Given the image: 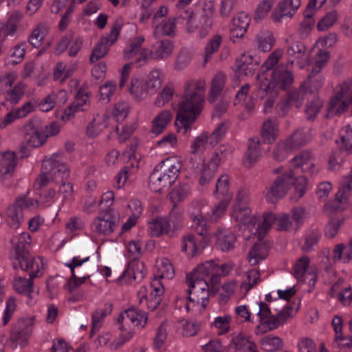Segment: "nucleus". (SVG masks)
<instances>
[{"mask_svg":"<svg viewBox=\"0 0 352 352\" xmlns=\"http://www.w3.org/2000/svg\"><path fill=\"white\" fill-rule=\"evenodd\" d=\"M329 60V53L327 50H320L315 56V61L312 65L311 74H318L321 69Z\"/></svg>","mask_w":352,"mask_h":352,"instance_id":"obj_60","label":"nucleus"},{"mask_svg":"<svg viewBox=\"0 0 352 352\" xmlns=\"http://www.w3.org/2000/svg\"><path fill=\"white\" fill-rule=\"evenodd\" d=\"M300 6V0H283L278 6L276 13L274 14L275 20H280L283 16H293Z\"/></svg>","mask_w":352,"mask_h":352,"instance_id":"obj_28","label":"nucleus"},{"mask_svg":"<svg viewBox=\"0 0 352 352\" xmlns=\"http://www.w3.org/2000/svg\"><path fill=\"white\" fill-rule=\"evenodd\" d=\"M293 316V308L289 306L282 311L278 314L271 317V319L268 321V330H274L277 329L279 326L283 325L286 320Z\"/></svg>","mask_w":352,"mask_h":352,"instance_id":"obj_42","label":"nucleus"},{"mask_svg":"<svg viewBox=\"0 0 352 352\" xmlns=\"http://www.w3.org/2000/svg\"><path fill=\"white\" fill-rule=\"evenodd\" d=\"M344 245L343 243L337 244L334 246L331 253L330 249L325 248L322 253L327 255V258L329 264L336 263V262L343 260Z\"/></svg>","mask_w":352,"mask_h":352,"instance_id":"obj_61","label":"nucleus"},{"mask_svg":"<svg viewBox=\"0 0 352 352\" xmlns=\"http://www.w3.org/2000/svg\"><path fill=\"white\" fill-rule=\"evenodd\" d=\"M206 87V82L203 80H190L186 82L175 119V125L178 128L183 127L186 131L195 122L203 107Z\"/></svg>","mask_w":352,"mask_h":352,"instance_id":"obj_1","label":"nucleus"},{"mask_svg":"<svg viewBox=\"0 0 352 352\" xmlns=\"http://www.w3.org/2000/svg\"><path fill=\"white\" fill-rule=\"evenodd\" d=\"M172 184L168 179V177L163 175L155 168L150 176L149 187L154 192H161V191L170 186Z\"/></svg>","mask_w":352,"mask_h":352,"instance_id":"obj_35","label":"nucleus"},{"mask_svg":"<svg viewBox=\"0 0 352 352\" xmlns=\"http://www.w3.org/2000/svg\"><path fill=\"white\" fill-rule=\"evenodd\" d=\"M127 91L138 100L144 99L147 95L148 91L145 86V83L143 82L142 80L132 77L129 84L126 87Z\"/></svg>","mask_w":352,"mask_h":352,"instance_id":"obj_33","label":"nucleus"},{"mask_svg":"<svg viewBox=\"0 0 352 352\" xmlns=\"http://www.w3.org/2000/svg\"><path fill=\"white\" fill-rule=\"evenodd\" d=\"M52 170L51 164L48 162H43L41 174L36 178L34 186L36 188L41 189L52 181L50 176V171Z\"/></svg>","mask_w":352,"mask_h":352,"instance_id":"obj_57","label":"nucleus"},{"mask_svg":"<svg viewBox=\"0 0 352 352\" xmlns=\"http://www.w3.org/2000/svg\"><path fill=\"white\" fill-rule=\"evenodd\" d=\"M270 250L269 243L259 241L254 244L249 250L248 260L251 265H256L268 256Z\"/></svg>","mask_w":352,"mask_h":352,"instance_id":"obj_21","label":"nucleus"},{"mask_svg":"<svg viewBox=\"0 0 352 352\" xmlns=\"http://www.w3.org/2000/svg\"><path fill=\"white\" fill-rule=\"evenodd\" d=\"M201 324L195 320H186L182 324V333L184 337L196 336L201 330Z\"/></svg>","mask_w":352,"mask_h":352,"instance_id":"obj_63","label":"nucleus"},{"mask_svg":"<svg viewBox=\"0 0 352 352\" xmlns=\"http://www.w3.org/2000/svg\"><path fill=\"white\" fill-rule=\"evenodd\" d=\"M175 45L173 41L168 39L158 41L153 46L155 60H162L169 58L173 53Z\"/></svg>","mask_w":352,"mask_h":352,"instance_id":"obj_25","label":"nucleus"},{"mask_svg":"<svg viewBox=\"0 0 352 352\" xmlns=\"http://www.w3.org/2000/svg\"><path fill=\"white\" fill-rule=\"evenodd\" d=\"M162 78L161 73L157 69L152 70L148 76L145 86L150 95L154 94L161 87Z\"/></svg>","mask_w":352,"mask_h":352,"instance_id":"obj_49","label":"nucleus"},{"mask_svg":"<svg viewBox=\"0 0 352 352\" xmlns=\"http://www.w3.org/2000/svg\"><path fill=\"white\" fill-rule=\"evenodd\" d=\"M173 119V114L169 110H163L152 121L151 132L158 135L164 131Z\"/></svg>","mask_w":352,"mask_h":352,"instance_id":"obj_29","label":"nucleus"},{"mask_svg":"<svg viewBox=\"0 0 352 352\" xmlns=\"http://www.w3.org/2000/svg\"><path fill=\"white\" fill-rule=\"evenodd\" d=\"M34 326V318H20L12 328L8 339V344L12 349L18 346L24 347L31 337Z\"/></svg>","mask_w":352,"mask_h":352,"instance_id":"obj_7","label":"nucleus"},{"mask_svg":"<svg viewBox=\"0 0 352 352\" xmlns=\"http://www.w3.org/2000/svg\"><path fill=\"white\" fill-rule=\"evenodd\" d=\"M89 95L88 92L80 89L76 94L75 100L65 109L61 116V120L64 122L69 121L75 116L77 112L84 111L85 109L83 107L86 105L89 101Z\"/></svg>","mask_w":352,"mask_h":352,"instance_id":"obj_16","label":"nucleus"},{"mask_svg":"<svg viewBox=\"0 0 352 352\" xmlns=\"http://www.w3.org/2000/svg\"><path fill=\"white\" fill-rule=\"evenodd\" d=\"M148 320V316L142 310L134 307L129 308L122 311L119 315L117 322L119 324V329L122 331L131 329V326L143 328Z\"/></svg>","mask_w":352,"mask_h":352,"instance_id":"obj_11","label":"nucleus"},{"mask_svg":"<svg viewBox=\"0 0 352 352\" xmlns=\"http://www.w3.org/2000/svg\"><path fill=\"white\" fill-rule=\"evenodd\" d=\"M59 98L62 103H65L67 100V93L65 91L60 90L58 94L54 93L47 96L38 104L40 109L42 111L47 112L52 110L56 102Z\"/></svg>","mask_w":352,"mask_h":352,"instance_id":"obj_40","label":"nucleus"},{"mask_svg":"<svg viewBox=\"0 0 352 352\" xmlns=\"http://www.w3.org/2000/svg\"><path fill=\"white\" fill-rule=\"evenodd\" d=\"M252 56L248 54H243L236 60V67L241 74L252 76L254 72V65L251 63Z\"/></svg>","mask_w":352,"mask_h":352,"instance_id":"obj_52","label":"nucleus"},{"mask_svg":"<svg viewBox=\"0 0 352 352\" xmlns=\"http://www.w3.org/2000/svg\"><path fill=\"white\" fill-rule=\"evenodd\" d=\"M232 343L234 345L236 349L241 352H250V350L254 346V342L251 338L243 333L234 336L232 340Z\"/></svg>","mask_w":352,"mask_h":352,"instance_id":"obj_54","label":"nucleus"},{"mask_svg":"<svg viewBox=\"0 0 352 352\" xmlns=\"http://www.w3.org/2000/svg\"><path fill=\"white\" fill-rule=\"evenodd\" d=\"M50 26L46 22H41L35 28L31 35L29 36L28 41L34 47H38L44 41L49 32Z\"/></svg>","mask_w":352,"mask_h":352,"instance_id":"obj_34","label":"nucleus"},{"mask_svg":"<svg viewBox=\"0 0 352 352\" xmlns=\"http://www.w3.org/2000/svg\"><path fill=\"white\" fill-rule=\"evenodd\" d=\"M112 311V305L110 303L105 304L103 308L96 309L92 314V327L91 330V336L95 331H97L102 327V322L104 318Z\"/></svg>","mask_w":352,"mask_h":352,"instance_id":"obj_39","label":"nucleus"},{"mask_svg":"<svg viewBox=\"0 0 352 352\" xmlns=\"http://www.w3.org/2000/svg\"><path fill=\"white\" fill-rule=\"evenodd\" d=\"M24 131L26 133L27 143L31 147L41 146L47 139L43 131L34 129L32 122H30L24 126Z\"/></svg>","mask_w":352,"mask_h":352,"instance_id":"obj_23","label":"nucleus"},{"mask_svg":"<svg viewBox=\"0 0 352 352\" xmlns=\"http://www.w3.org/2000/svg\"><path fill=\"white\" fill-rule=\"evenodd\" d=\"M122 27V22L120 19L114 21L111 32L106 36H102L100 41L92 50L90 61L94 63L106 56L109 46L112 45L118 39Z\"/></svg>","mask_w":352,"mask_h":352,"instance_id":"obj_10","label":"nucleus"},{"mask_svg":"<svg viewBox=\"0 0 352 352\" xmlns=\"http://www.w3.org/2000/svg\"><path fill=\"white\" fill-rule=\"evenodd\" d=\"M12 248L15 252L16 259L19 261L22 270L32 268L39 271L43 268V259L41 257H32L28 252L31 243V236L28 232H22L15 235L11 239Z\"/></svg>","mask_w":352,"mask_h":352,"instance_id":"obj_5","label":"nucleus"},{"mask_svg":"<svg viewBox=\"0 0 352 352\" xmlns=\"http://www.w3.org/2000/svg\"><path fill=\"white\" fill-rule=\"evenodd\" d=\"M89 260V256L84 255L82 257L76 256L73 257L71 262L65 264L71 270L72 276L76 278V276L80 277L89 278L91 268L87 265H83Z\"/></svg>","mask_w":352,"mask_h":352,"instance_id":"obj_18","label":"nucleus"},{"mask_svg":"<svg viewBox=\"0 0 352 352\" xmlns=\"http://www.w3.org/2000/svg\"><path fill=\"white\" fill-rule=\"evenodd\" d=\"M144 40L143 36H140L131 41L129 45L124 50V58L125 60H130L138 55Z\"/></svg>","mask_w":352,"mask_h":352,"instance_id":"obj_56","label":"nucleus"},{"mask_svg":"<svg viewBox=\"0 0 352 352\" xmlns=\"http://www.w3.org/2000/svg\"><path fill=\"white\" fill-rule=\"evenodd\" d=\"M275 39L269 31L259 32L255 38V45L257 49L263 52H269L274 45Z\"/></svg>","mask_w":352,"mask_h":352,"instance_id":"obj_38","label":"nucleus"},{"mask_svg":"<svg viewBox=\"0 0 352 352\" xmlns=\"http://www.w3.org/2000/svg\"><path fill=\"white\" fill-rule=\"evenodd\" d=\"M221 43L222 37L219 34L213 36L208 41L204 50V65H205L212 58V54L218 51Z\"/></svg>","mask_w":352,"mask_h":352,"instance_id":"obj_50","label":"nucleus"},{"mask_svg":"<svg viewBox=\"0 0 352 352\" xmlns=\"http://www.w3.org/2000/svg\"><path fill=\"white\" fill-rule=\"evenodd\" d=\"M294 149L285 140L280 141L274 148L272 151L273 158L279 162L285 160Z\"/></svg>","mask_w":352,"mask_h":352,"instance_id":"obj_48","label":"nucleus"},{"mask_svg":"<svg viewBox=\"0 0 352 352\" xmlns=\"http://www.w3.org/2000/svg\"><path fill=\"white\" fill-rule=\"evenodd\" d=\"M26 85L24 82H18L12 89L8 90L6 100L12 104H17L25 94Z\"/></svg>","mask_w":352,"mask_h":352,"instance_id":"obj_53","label":"nucleus"},{"mask_svg":"<svg viewBox=\"0 0 352 352\" xmlns=\"http://www.w3.org/2000/svg\"><path fill=\"white\" fill-rule=\"evenodd\" d=\"M181 167L180 160L177 157H170L162 161L155 168L168 177L170 182L173 184L177 179Z\"/></svg>","mask_w":352,"mask_h":352,"instance_id":"obj_15","label":"nucleus"},{"mask_svg":"<svg viewBox=\"0 0 352 352\" xmlns=\"http://www.w3.org/2000/svg\"><path fill=\"white\" fill-rule=\"evenodd\" d=\"M322 106V101L317 96L316 93L309 101L305 108L307 119L314 120Z\"/></svg>","mask_w":352,"mask_h":352,"instance_id":"obj_58","label":"nucleus"},{"mask_svg":"<svg viewBox=\"0 0 352 352\" xmlns=\"http://www.w3.org/2000/svg\"><path fill=\"white\" fill-rule=\"evenodd\" d=\"M232 217L244 226L254 224L256 222L255 218L251 215L250 209L247 206H234Z\"/></svg>","mask_w":352,"mask_h":352,"instance_id":"obj_37","label":"nucleus"},{"mask_svg":"<svg viewBox=\"0 0 352 352\" xmlns=\"http://www.w3.org/2000/svg\"><path fill=\"white\" fill-rule=\"evenodd\" d=\"M260 280V273L257 270H252L246 272L244 279L241 285V288L245 293L254 287Z\"/></svg>","mask_w":352,"mask_h":352,"instance_id":"obj_59","label":"nucleus"},{"mask_svg":"<svg viewBox=\"0 0 352 352\" xmlns=\"http://www.w3.org/2000/svg\"><path fill=\"white\" fill-rule=\"evenodd\" d=\"M228 127L226 122H221L217 125L216 129L210 133L204 132L203 134L207 138V142L210 147L217 145L223 137L226 135Z\"/></svg>","mask_w":352,"mask_h":352,"instance_id":"obj_47","label":"nucleus"},{"mask_svg":"<svg viewBox=\"0 0 352 352\" xmlns=\"http://www.w3.org/2000/svg\"><path fill=\"white\" fill-rule=\"evenodd\" d=\"M170 226L167 220L157 218L149 223L148 230L153 236H160L169 232Z\"/></svg>","mask_w":352,"mask_h":352,"instance_id":"obj_43","label":"nucleus"},{"mask_svg":"<svg viewBox=\"0 0 352 352\" xmlns=\"http://www.w3.org/2000/svg\"><path fill=\"white\" fill-rule=\"evenodd\" d=\"M352 104V80L343 81L336 87L335 94L329 102V109L336 113L341 114L346 111Z\"/></svg>","mask_w":352,"mask_h":352,"instance_id":"obj_8","label":"nucleus"},{"mask_svg":"<svg viewBox=\"0 0 352 352\" xmlns=\"http://www.w3.org/2000/svg\"><path fill=\"white\" fill-rule=\"evenodd\" d=\"M212 266L210 263H202L186 276L188 300L192 303L200 304L203 308L206 307L210 296L209 285L204 280V274L211 272Z\"/></svg>","mask_w":352,"mask_h":352,"instance_id":"obj_3","label":"nucleus"},{"mask_svg":"<svg viewBox=\"0 0 352 352\" xmlns=\"http://www.w3.org/2000/svg\"><path fill=\"white\" fill-rule=\"evenodd\" d=\"M226 83V76L221 72H217L211 80L208 100L213 103L221 96Z\"/></svg>","mask_w":352,"mask_h":352,"instance_id":"obj_26","label":"nucleus"},{"mask_svg":"<svg viewBox=\"0 0 352 352\" xmlns=\"http://www.w3.org/2000/svg\"><path fill=\"white\" fill-rule=\"evenodd\" d=\"M31 207L34 208V201L27 195L16 199L14 203L10 205L6 210L7 221L13 228H18L23 219V210Z\"/></svg>","mask_w":352,"mask_h":352,"instance_id":"obj_12","label":"nucleus"},{"mask_svg":"<svg viewBox=\"0 0 352 352\" xmlns=\"http://www.w3.org/2000/svg\"><path fill=\"white\" fill-rule=\"evenodd\" d=\"M146 274V269L143 262L140 261H133L129 265L123 275L132 277L134 280H142Z\"/></svg>","mask_w":352,"mask_h":352,"instance_id":"obj_41","label":"nucleus"},{"mask_svg":"<svg viewBox=\"0 0 352 352\" xmlns=\"http://www.w3.org/2000/svg\"><path fill=\"white\" fill-rule=\"evenodd\" d=\"M294 62V60H291L286 65H278L273 71L271 81L265 78L260 83L258 89L267 94L272 92L274 89H285L289 87L294 81L292 74Z\"/></svg>","mask_w":352,"mask_h":352,"instance_id":"obj_6","label":"nucleus"},{"mask_svg":"<svg viewBox=\"0 0 352 352\" xmlns=\"http://www.w3.org/2000/svg\"><path fill=\"white\" fill-rule=\"evenodd\" d=\"M151 288L152 289L149 296L144 294L146 290L144 287L139 292L140 305L142 307H146L148 310L154 311L162 302L163 286L158 279L154 278L151 283Z\"/></svg>","mask_w":352,"mask_h":352,"instance_id":"obj_13","label":"nucleus"},{"mask_svg":"<svg viewBox=\"0 0 352 352\" xmlns=\"http://www.w3.org/2000/svg\"><path fill=\"white\" fill-rule=\"evenodd\" d=\"M176 23L179 24L175 20V18L173 19H168L164 21L161 27L156 25L153 31V36L157 38L162 33V34L164 36H174L175 34Z\"/></svg>","mask_w":352,"mask_h":352,"instance_id":"obj_46","label":"nucleus"},{"mask_svg":"<svg viewBox=\"0 0 352 352\" xmlns=\"http://www.w3.org/2000/svg\"><path fill=\"white\" fill-rule=\"evenodd\" d=\"M313 162V155L309 151H304L295 156L291 160V165L294 168L301 167L303 172L309 170V164Z\"/></svg>","mask_w":352,"mask_h":352,"instance_id":"obj_45","label":"nucleus"},{"mask_svg":"<svg viewBox=\"0 0 352 352\" xmlns=\"http://www.w3.org/2000/svg\"><path fill=\"white\" fill-rule=\"evenodd\" d=\"M34 111V106L31 102H25L21 108L8 113L0 123V128L4 129L12 124L17 118L25 117L28 113Z\"/></svg>","mask_w":352,"mask_h":352,"instance_id":"obj_24","label":"nucleus"},{"mask_svg":"<svg viewBox=\"0 0 352 352\" xmlns=\"http://www.w3.org/2000/svg\"><path fill=\"white\" fill-rule=\"evenodd\" d=\"M23 270L29 272V278H25L21 276L16 278L13 283V287L17 293L28 296L31 298L33 278L38 276L41 270L39 271H35L32 268H29Z\"/></svg>","mask_w":352,"mask_h":352,"instance_id":"obj_19","label":"nucleus"},{"mask_svg":"<svg viewBox=\"0 0 352 352\" xmlns=\"http://www.w3.org/2000/svg\"><path fill=\"white\" fill-rule=\"evenodd\" d=\"M352 191V177L347 175L343 178L338 192L336 195V199L339 203L346 201Z\"/></svg>","mask_w":352,"mask_h":352,"instance_id":"obj_51","label":"nucleus"},{"mask_svg":"<svg viewBox=\"0 0 352 352\" xmlns=\"http://www.w3.org/2000/svg\"><path fill=\"white\" fill-rule=\"evenodd\" d=\"M214 4L209 0L204 3L201 10L194 13L192 10H181L175 16V20L179 24H185L186 30L188 34L197 32L199 37L205 38L212 29Z\"/></svg>","mask_w":352,"mask_h":352,"instance_id":"obj_2","label":"nucleus"},{"mask_svg":"<svg viewBox=\"0 0 352 352\" xmlns=\"http://www.w3.org/2000/svg\"><path fill=\"white\" fill-rule=\"evenodd\" d=\"M307 179L305 177L300 176L298 178L295 177L293 170H289L284 173L278 175L269 186L267 187L265 197L269 201H274L275 200L283 198L286 195L292 186L296 183V192L298 197H302L305 192Z\"/></svg>","mask_w":352,"mask_h":352,"instance_id":"obj_4","label":"nucleus"},{"mask_svg":"<svg viewBox=\"0 0 352 352\" xmlns=\"http://www.w3.org/2000/svg\"><path fill=\"white\" fill-rule=\"evenodd\" d=\"M310 139L309 129L300 128L296 129L286 140L294 150H296L307 144Z\"/></svg>","mask_w":352,"mask_h":352,"instance_id":"obj_27","label":"nucleus"},{"mask_svg":"<svg viewBox=\"0 0 352 352\" xmlns=\"http://www.w3.org/2000/svg\"><path fill=\"white\" fill-rule=\"evenodd\" d=\"M192 58V54L189 50L186 48L181 49L174 63L175 69L177 71L184 69L189 65Z\"/></svg>","mask_w":352,"mask_h":352,"instance_id":"obj_55","label":"nucleus"},{"mask_svg":"<svg viewBox=\"0 0 352 352\" xmlns=\"http://www.w3.org/2000/svg\"><path fill=\"white\" fill-rule=\"evenodd\" d=\"M261 155V141L258 138H250L248 147L243 159L245 168H251L259 160Z\"/></svg>","mask_w":352,"mask_h":352,"instance_id":"obj_20","label":"nucleus"},{"mask_svg":"<svg viewBox=\"0 0 352 352\" xmlns=\"http://www.w3.org/2000/svg\"><path fill=\"white\" fill-rule=\"evenodd\" d=\"M16 166V157L14 153L6 152L0 156V173L4 179L12 175Z\"/></svg>","mask_w":352,"mask_h":352,"instance_id":"obj_30","label":"nucleus"},{"mask_svg":"<svg viewBox=\"0 0 352 352\" xmlns=\"http://www.w3.org/2000/svg\"><path fill=\"white\" fill-rule=\"evenodd\" d=\"M260 343L261 349L267 352L279 351L283 347L282 339L277 336H265L261 340Z\"/></svg>","mask_w":352,"mask_h":352,"instance_id":"obj_44","label":"nucleus"},{"mask_svg":"<svg viewBox=\"0 0 352 352\" xmlns=\"http://www.w3.org/2000/svg\"><path fill=\"white\" fill-rule=\"evenodd\" d=\"M216 236V245L222 251L227 252L234 249L236 236L232 232L227 230H219Z\"/></svg>","mask_w":352,"mask_h":352,"instance_id":"obj_32","label":"nucleus"},{"mask_svg":"<svg viewBox=\"0 0 352 352\" xmlns=\"http://www.w3.org/2000/svg\"><path fill=\"white\" fill-rule=\"evenodd\" d=\"M316 88L313 89L310 81L302 83L298 89L289 91L286 96L289 101L296 108L302 107L305 100H309L316 93Z\"/></svg>","mask_w":352,"mask_h":352,"instance_id":"obj_14","label":"nucleus"},{"mask_svg":"<svg viewBox=\"0 0 352 352\" xmlns=\"http://www.w3.org/2000/svg\"><path fill=\"white\" fill-rule=\"evenodd\" d=\"M214 194L219 199L221 198L232 199L233 194L230 190V177L228 175H223L217 179Z\"/></svg>","mask_w":352,"mask_h":352,"instance_id":"obj_36","label":"nucleus"},{"mask_svg":"<svg viewBox=\"0 0 352 352\" xmlns=\"http://www.w3.org/2000/svg\"><path fill=\"white\" fill-rule=\"evenodd\" d=\"M278 133V124L276 120L269 119L263 123L261 135L263 141L268 144L273 143Z\"/></svg>","mask_w":352,"mask_h":352,"instance_id":"obj_31","label":"nucleus"},{"mask_svg":"<svg viewBox=\"0 0 352 352\" xmlns=\"http://www.w3.org/2000/svg\"><path fill=\"white\" fill-rule=\"evenodd\" d=\"M192 221L193 223L192 226L195 231L203 237V239L206 240V238L209 234L206 219L202 214H197L192 217Z\"/></svg>","mask_w":352,"mask_h":352,"instance_id":"obj_62","label":"nucleus"},{"mask_svg":"<svg viewBox=\"0 0 352 352\" xmlns=\"http://www.w3.org/2000/svg\"><path fill=\"white\" fill-rule=\"evenodd\" d=\"M119 216L114 209H99L98 216L92 223L93 230L99 234H111L118 226Z\"/></svg>","mask_w":352,"mask_h":352,"instance_id":"obj_9","label":"nucleus"},{"mask_svg":"<svg viewBox=\"0 0 352 352\" xmlns=\"http://www.w3.org/2000/svg\"><path fill=\"white\" fill-rule=\"evenodd\" d=\"M58 155H53L52 157L45 158L43 162H48L51 164L52 170L50 171V176L52 181L56 183L66 180L69 175V168L67 164L60 162L57 158Z\"/></svg>","mask_w":352,"mask_h":352,"instance_id":"obj_17","label":"nucleus"},{"mask_svg":"<svg viewBox=\"0 0 352 352\" xmlns=\"http://www.w3.org/2000/svg\"><path fill=\"white\" fill-rule=\"evenodd\" d=\"M189 191L190 188L187 184L177 186L170 192V199L175 205L183 201L188 195Z\"/></svg>","mask_w":352,"mask_h":352,"instance_id":"obj_64","label":"nucleus"},{"mask_svg":"<svg viewBox=\"0 0 352 352\" xmlns=\"http://www.w3.org/2000/svg\"><path fill=\"white\" fill-rule=\"evenodd\" d=\"M182 250L189 256L193 257L199 253L205 247L206 240L201 239L197 243L195 236L192 234H187L182 237Z\"/></svg>","mask_w":352,"mask_h":352,"instance_id":"obj_22","label":"nucleus"}]
</instances>
